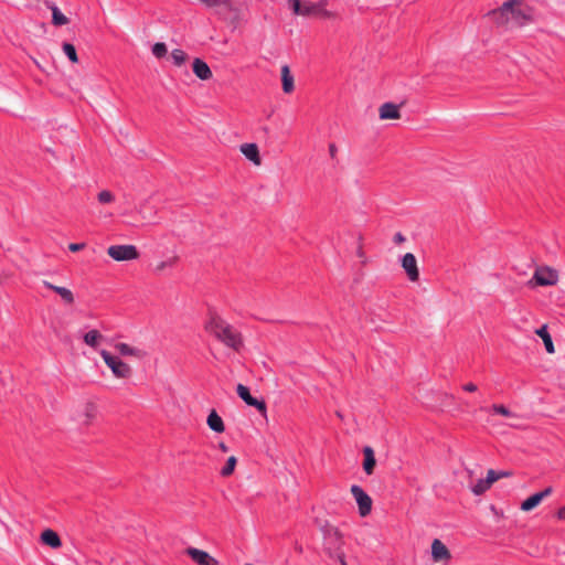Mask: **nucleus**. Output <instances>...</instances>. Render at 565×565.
<instances>
[{
  "instance_id": "18",
  "label": "nucleus",
  "mask_w": 565,
  "mask_h": 565,
  "mask_svg": "<svg viewBox=\"0 0 565 565\" xmlns=\"http://www.w3.org/2000/svg\"><path fill=\"white\" fill-rule=\"evenodd\" d=\"M364 461L363 469L366 475H372L376 465L374 450L370 446L363 448Z\"/></svg>"
},
{
  "instance_id": "37",
  "label": "nucleus",
  "mask_w": 565,
  "mask_h": 565,
  "mask_svg": "<svg viewBox=\"0 0 565 565\" xmlns=\"http://www.w3.org/2000/svg\"><path fill=\"white\" fill-rule=\"evenodd\" d=\"M84 247H85V244H84V243H71V244L68 245V249H70L71 252H74V253H75V252H79V250H82Z\"/></svg>"
},
{
  "instance_id": "4",
  "label": "nucleus",
  "mask_w": 565,
  "mask_h": 565,
  "mask_svg": "<svg viewBox=\"0 0 565 565\" xmlns=\"http://www.w3.org/2000/svg\"><path fill=\"white\" fill-rule=\"evenodd\" d=\"M100 356L103 358L106 365L111 370L113 374L118 379H129L132 374L131 367L119 358L114 356L110 352L106 350L100 351Z\"/></svg>"
},
{
  "instance_id": "28",
  "label": "nucleus",
  "mask_w": 565,
  "mask_h": 565,
  "mask_svg": "<svg viewBox=\"0 0 565 565\" xmlns=\"http://www.w3.org/2000/svg\"><path fill=\"white\" fill-rule=\"evenodd\" d=\"M237 463V459L235 456H231L227 458L225 466L221 470L222 477H228L233 473Z\"/></svg>"
},
{
  "instance_id": "3",
  "label": "nucleus",
  "mask_w": 565,
  "mask_h": 565,
  "mask_svg": "<svg viewBox=\"0 0 565 565\" xmlns=\"http://www.w3.org/2000/svg\"><path fill=\"white\" fill-rule=\"evenodd\" d=\"M289 3L292 8L294 13L298 15H315L322 19H333L335 17L333 12L326 9V0H321L319 2H301L300 0H289Z\"/></svg>"
},
{
  "instance_id": "15",
  "label": "nucleus",
  "mask_w": 565,
  "mask_h": 565,
  "mask_svg": "<svg viewBox=\"0 0 565 565\" xmlns=\"http://www.w3.org/2000/svg\"><path fill=\"white\" fill-rule=\"evenodd\" d=\"M401 117L399 108L396 104L385 103L380 107V118L386 119H398Z\"/></svg>"
},
{
  "instance_id": "14",
  "label": "nucleus",
  "mask_w": 565,
  "mask_h": 565,
  "mask_svg": "<svg viewBox=\"0 0 565 565\" xmlns=\"http://www.w3.org/2000/svg\"><path fill=\"white\" fill-rule=\"evenodd\" d=\"M193 73L202 81H207L212 77L210 66L201 58H195L192 64Z\"/></svg>"
},
{
  "instance_id": "1",
  "label": "nucleus",
  "mask_w": 565,
  "mask_h": 565,
  "mask_svg": "<svg viewBox=\"0 0 565 565\" xmlns=\"http://www.w3.org/2000/svg\"><path fill=\"white\" fill-rule=\"evenodd\" d=\"M205 330L234 351H239L243 348L241 332L216 313L210 315V319L205 323Z\"/></svg>"
},
{
  "instance_id": "35",
  "label": "nucleus",
  "mask_w": 565,
  "mask_h": 565,
  "mask_svg": "<svg viewBox=\"0 0 565 565\" xmlns=\"http://www.w3.org/2000/svg\"><path fill=\"white\" fill-rule=\"evenodd\" d=\"M492 409H493L494 413H497L499 415H502V416H505V417L511 416L510 409L507 408L504 405L494 404L492 406Z\"/></svg>"
},
{
  "instance_id": "20",
  "label": "nucleus",
  "mask_w": 565,
  "mask_h": 565,
  "mask_svg": "<svg viewBox=\"0 0 565 565\" xmlns=\"http://www.w3.org/2000/svg\"><path fill=\"white\" fill-rule=\"evenodd\" d=\"M241 151L248 160H250L255 164H260V156L257 145L244 143L241 146Z\"/></svg>"
},
{
  "instance_id": "13",
  "label": "nucleus",
  "mask_w": 565,
  "mask_h": 565,
  "mask_svg": "<svg viewBox=\"0 0 565 565\" xmlns=\"http://www.w3.org/2000/svg\"><path fill=\"white\" fill-rule=\"evenodd\" d=\"M431 557L435 562L449 561L451 554L440 540L435 539L431 543Z\"/></svg>"
},
{
  "instance_id": "46",
  "label": "nucleus",
  "mask_w": 565,
  "mask_h": 565,
  "mask_svg": "<svg viewBox=\"0 0 565 565\" xmlns=\"http://www.w3.org/2000/svg\"><path fill=\"white\" fill-rule=\"evenodd\" d=\"M358 255H359L360 257H362V256L364 255V254H363V250H362V248H361V247H360V248H359V250H358Z\"/></svg>"
},
{
  "instance_id": "16",
  "label": "nucleus",
  "mask_w": 565,
  "mask_h": 565,
  "mask_svg": "<svg viewBox=\"0 0 565 565\" xmlns=\"http://www.w3.org/2000/svg\"><path fill=\"white\" fill-rule=\"evenodd\" d=\"M43 285L47 289L55 291L65 303L72 305L74 302V295L68 288L55 286L46 280L43 281Z\"/></svg>"
},
{
  "instance_id": "34",
  "label": "nucleus",
  "mask_w": 565,
  "mask_h": 565,
  "mask_svg": "<svg viewBox=\"0 0 565 565\" xmlns=\"http://www.w3.org/2000/svg\"><path fill=\"white\" fill-rule=\"evenodd\" d=\"M178 260V257L174 256V257H171L170 259L168 260H163L161 263H159L156 268H154V271L156 273H161L167 267H172Z\"/></svg>"
},
{
  "instance_id": "6",
  "label": "nucleus",
  "mask_w": 565,
  "mask_h": 565,
  "mask_svg": "<svg viewBox=\"0 0 565 565\" xmlns=\"http://www.w3.org/2000/svg\"><path fill=\"white\" fill-rule=\"evenodd\" d=\"M519 3V0H508L501 7L490 10L487 13V17H489L498 26H504L510 21L509 11H511V4Z\"/></svg>"
},
{
  "instance_id": "43",
  "label": "nucleus",
  "mask_w": 565,
  "mask_h": 565,
  "mask_svg": "<svg viewBox=\"0 0 565 565\" xmlns=\"http://www.w3.org/2000/svg\"><path fill=\"white\" fill-rule=\"evenodd\" d=\"M557 518L561 520H565V507H562L557 511Z\"/></svg>"
},
{
  "instance_id": "44",
  "label": "nucleus",
  "mask_w": 565,
  "mask_h": 565,
  "mask_svg": "<svg viewBox=\"0 0 565 565\" xmlns=\"http://www.w3.org/2000/svg\"><path fill=\"white\" fill-rule=\"evenodd\" d=\"M218 447H220V449L223 452H227L228 451V447L224 443H220Z\"/></svg>"
},
{
  "instance_id": "45",
  "label": "nucleus",
  "mask_w": 565,
  "mask_h": 565,
  "mask_svg": "<svg viewBox=\"0 0 565 565\" xmlns=\"http://www.w3.org/2000/svg\"><path fill=\"white\" fill-rule=\"evenodd\" d=\"M498 473L500 475V478L509 477L512 475L510 471H498Z\"/></svg>"
},
{
  "instance_id": "12",
  "label": "nucleus",
  "mask_w": 565,
  "mask_h": 565,
  "mask_svg": "<svg viewBox=\"0 0 565 565\" xmlns=\"http://www.w3.org/2000/svg\"><path fill=\"white\" fill-rule=\"evenodd\" d=\"M553 489L551 487L545 488L543 491L536 492L530 495L521 503L522 511H531L536 508L544 498L548 497L552 493Z\"/></svg>"
},
{
  "instance_id": "38",
  "label": "nucleus",
  "mask_w": 565,
  "mask_h": 565,
  "mask_svg": "<svg viewBox=\"0 0 565 565\" xmlns=\"http://www.w3.org/2000/svg\"><path fill=\"white\" fill-rule=\"evenodd\" d=\"M207 8L216 9L217 4H220V0H199Z\"/></svg>"
},
{
  "instance_id": "40",
  "label": "nucleus",
  "mask_w": 565,
  "mask_h": 565,
  "mask_svg": "<svg viewBox=\"0 0 565 565\" xmlns=\"http://www.w3.org/2000/svg\"><path fill=\"white\" fill-rule=\"evenodd\" d=\"M462 390L469 393H473L478 390L477 385L473 383H467L462 386Z\"/></svg>"
},
{
  "instance_id": "5",
  "label": "nucleus",
  "mask_w": 565,
  "mask_h": 565,
  "mask_svg": "<svg viewBox=\"0 0 565 565\" xmlns=\"http://www.w3.org/2000/svg\"><path fill=\"white\" fill-rule=\"evenodd\" d=\"M107 254L116 262L135 260L139 257V252L135 245H111L107 248Z\"/></svg>"
},
{
  "instance_id": "25",
  "label": "nucleus",
  "mask_w": 565,
  "mask_h": 565,
  "mask_svg": "<svg viewBox=\"0 0 565 565\" xmlns=\"http://www.w3.org/2000/svg\"><path fill=\"white\" fill-rule=\"evenodd\" d=\"M52 10V23L56 26L65 25L68 23V19L61 12V10L55 6H50Z\"/></svg>"
},
{
  "instance_id": "9",
  "label": "nucleus",
  "mask_w": 565,
  "mask_h": 565,
  "mask_svg": "<svg viewBox=\"0 0 565 565\" xmlns=\"http://www.w3.org/2000/svg\"><path fill=\"white\" fill-rule=\"evenodd\" d=\"M237 395L248 405L255 407L260 414L266 415L267 406L262 399H257L250 395L249 388L243 384L236 387Z\"/></svg>"
},
{
  "instance_id": "26",
  "label": "nucleus",
  "mask_w": 565,
  "mask_h": 565,
  "mask_svg": "<svg viewBox=\"0 0 565 565\" xmlns=\"http://www.w3.org/2000/svg\"><path fill=\"white\" fill-rule=\"evenodd\" d=\"M232 11H234V7L230 0H220V4L215 9V13L224 19H227Z\"/></svg>"
},
{
  "instance_id": "8",
  "label": "nucleus",
  "mask_w": 565,
  "mask_h": 565,
  "mask_svg": "<svg viewBox=\"0 0 565 565\" xmlns=\"http://www.w3.org/2000/svg\"><path fill=\"white\" fill-rule=\"evenodd\" d=\"M532 279L537 286H553L557 282L558 275L555 269L545 266L536 268Z\"/></svg>"
},
{
  "instance_id": "48",
  "label": "nucleus",
  "mask_w": 565,
  "mask_h": 565,
  "mask_svg": "<svg viewBox=\"0 0 565 565\" xmlns=\"http://www.w3.org/2000/svg\"><path fill=\"white\" fill-rule=\"evenodd\" d=\"M246 565H253V564H246Z\"/></svg>"
},
{
  "instance_id": "47",
  "label": "nucleus",
  "mask_w": 565,
  "mask_h": 565,
  "mask_svg": "<svg viewBox=\"0 0 565 565\" xmlns=\"http://www.w3.org/2000/svg\"><path fill=\"white\" fill-rule=\"evenodd\" d=\"M338 417L342 418L341 413L337 412Z\"/></svg>"
},
{
  "instance_id": "17",
  "label": "nucleus",
  "mask_w": 565,
  "mask_h": 565,
  "mask_svg": "<svg viewBox=\"0 0 565 565\" xmlns=\"http://www.w3.org/2000/svg\"><path fill=\"white\" fill-rule=\"evenodd\" d=\"M115 349L119 354L125 355V356L131 355V356H136L138 359H143L146 356V352L143 350L134 348L124 342L116 343Z\"/></svg>"
},
{
  "instance_id": "11",
  "label": "nucleus",
  "mask_w": 565,
  "mask_h": 565,
  "mask_svg": "<svg viewBox=\"0 0 565 565\" xmlns=\"http://www.w3.org/2000/svg\"><path fill=\"white\" fill-rule=\"evenodd\" d=\"M402 267L404 268L407 277L411 281H417L419 279V270L417 267V260L414 254L406 253L402 258Z\"/></svg>"
},
{
  "instance_id": "39",
  "label": "nucleus",
  "mask_w": 565,
  "mask_h": 565,
  "mask_svg": "<svg viewBox=\"0 0 565 565\" xmlns=\"http://www.w3.org/2000/svg\"><path fill=\"white\" fill-rule=\"evenodd\" d=\"M405 239H406V238H405V236H404L401 232H397V233L394 235V237H393L394 243H395V244H397V245H399V244L404 243V242H405Z\"/></svg>"
},
{
  "instance_id": "29",
  "label": "nucleus",
  "mask_w": 565,
  "mask_h": 565,
  "mask_svg": "<svg viewBox=\"0 0 565 565\" xmlns=\"http://www.w3.org/2000/svg\"><path fill=\"white\" fill-rule=\"evenodd\" d=\"M63 52L64 54L68 57V60L72 62V63H77L78 62V56H77V53H76V49L73 44L71 43H63Z\"/></svg>"
},
{
  "instance_id": "2",
  "label": "nucleus",
  "mask_w": 565,
  "mask_h": 565,
  "mask_svg": "<svg viewBox=\"0 0 565 565\" xmlns=\"http://www.w3.org/2000/svg\"><path fill=\"white\" fill-rule=\"evenodd\" d=\"M323 535L324 551L331 558L338 559L341 565H348L343 552V536L338 527L326 522L320 527Z\"/></svg>"
},
{
  "instance_id": "33",
  "label": "nucleus",
  "mask_w": 565,
  "mask_h": 565,
  "mask_svg": "<svg viewBox=\"0 0 565 565\" xmlns=\"http://www.w3.org/2000/svg\"><path fill=\"white\" fill-rule=\"evenodd\" d=\"M98 202L102 204L111 203L115 200L114 194L108 190H103L97 195Z\"/></svg>"
},
{
  "instance_id": "27",
  "label": "nucleus",
  "mask_w": 565,
  "mask_h": 565,
  "mask_svg": "<svg viewBox=\"0 0 565 565\" xmlns=\"http://www.w3.org/2000/svg\"><path fill=\"white\" fill-rule=\"evenodd\" d=\"M103 338V335L99 333V331L97 330H90L88 331L87 333H85L84 335V342L96 349L98 343H99V340Z\"/></svg>"
},
{
  "instance_id": "22",
  "label": "nucleus",
  "mask_w": 565,
  "mask_h": 565,
  "mask_svg": "<svg viewBox=\"0 0 565 565\" xmlns=\"http://www.w3.org/2000/svg\"><path fill=\"white\" fill-rule=\"evenodd\" d=\"M281 83H282V90L286 94H290L295 89L294 76L291 75L290 68L288 65H284L281 67Z\"/></svg>"
},
{
  "instance_id": "7",
  "label": "nucleus",
  "mask_w": 565,
  "mask_h": 565,
  "mask_svg": "<svg viewBox=\"0 0 565 565\" xmlns=\"http://www.w3.org/2000/svg\"><path fill=\"white\" fill-rule=\"evenodd\" d=\"M351 493L358 503L360 515L363 518L369 515L372 510L371 497L358 484L351 487Z\"/></svg>"
},
{
  "instance_id": "21",
  "label": "nucleus",
  "mask_w": 565,
  "mask_h": 565,
  "mask_svg": "<svg viewBox=\"0 0 565 565\" xmlns=\"http://www.w3.org/2000/svg\"><path fill=\"white\" fill-rule=\"evenodd\" d=\"M515 6L511 4L510 20H513L518 25H523L531 20V15Z\"/></svg>"
},
{
  "instance_id": "31",
  "label": "nucleus",
  "mask_w": 565,
  "mask_h": 565,
  "mask_svg": "<svg viewBox=\"0 0 565 565\" xmlns=\"http://www.w3.org/2000/svg\"><path fill=\"white\" fill-rule=\"evenodd\" d=\"M490 488V486L488 484L487 480L486 479H479L477 481L476 484H473L471 487V491L473 494L476 495H481L483 494L488 489Z\"/></svg>"
},
{
  "instance_id": "30",
  "label": "nucleus",
  "mask_w": 565,
  "mask_h": 565,
  "mask_svg": "<svg viewBox=\"0 0 565 565\" xmlns=\"http://www.w3.org/2000/svg\"><path fill=\"white\" fill-rule=\"evenodd\" d=\"M171 57L177 66H181L188 58L186 53L181 49H174L171 52Z\"/></svg>"
},
{
  "instance_id": "41",
  "label": "nucleus",
  "mask_w": 565,
  "mask_h": 565,
  "mask_svg": "<svg viewBox=\"0 0 565 565\" xmlns=\"http://www.w3.org/2000/svg\"><path fill=\"white\" fill-rule=\"evenodd\" d=\"M95 405L94 404H87L86 405V416L88 418H92L94 416V413H95Z\"/></svg>"
},
{
  "instance_id": "32",
  "label": "nucleus",
  "mask_w": 565,
  "mask_h": 565,
  "mask_svg": "<svg viewBox=\"0 0 565 565\" xmlns=\"http://www.w3.org/2000/svg\"><path fill=\"white\" fill-rule=\"evenodd\" d=\"M167 52V45L162 42H158L152 46V54L158 58L166 56Z\"/></svg>"
},
{
  "instance_id": "23",
  "label": "nucleus",
  "mask_w": 565,
  "mask_h": 565,
  "mask_svg": "<svg viewBox=\"0 0 565 565\" xmlns=\"http://www.w3.org/2000/svg\"><path fill=\"white\" fill-rule=\"evenodd\" d=\"M206 423L210 429L215 433H223L225 430L223 419L214 409L209 414Z\"/></svg>"
},
{
  "instance_id": "19",
  "label": "nucleus",
  "mask_w": 565,
  "mask_h": 565,
  "mask_svg": "<svg viewBox=\"0 0 565 565\" xmlns=\"http://www.w3.org/2000/svg\"><path fill=\"white\" fill-rule=\"evenodd\" d=\"M41 541L43 544H45L52 548H57L62 545L58 534L51 529H47L42 532Z\"/></svg>"
},
{
  "instance_id": "24",
  "label": "nucleus",
  "mask_w": 565,
  "mask_h": 565,
  "mask_svg": "<svg viewBox=\"0 0 565 565\" xmlns=\"http://www.w3.org/2000/svg\"><path fill=\"white\" fill-rule=\"evenodd\" d=\"M535 333L543 340L545 350L548 353H551V354L554 353L555 352V348H554V344H553L552 337H551V334L547 331V326L546 324L542 326L541 328H539L535 331Z\"/></svg>"
},
{
  "instance_id": "36",
  "label": "nucleus",
  "mask_w": 565,
  "mask_h": 565,
  "mask_svg": "<svg viewBox=\"0 0 565 565\" xmlns=\"http://www.w3.org/2000/svg\"><path fill=\"white\" fill-rule=\"evenodd\" d=\"M499 479H500V475L498 473V471H495V470H493V469H489V470H488V473H487V478H486V480H487V482H488V484H489L490 487H491V484H492L493 482H495V481H497V480H499Z\"/></svg>"
},
{
  "instance_id": "10",
  "label": "nucleus",
  "mask_w": 565,
  "mask_h": 565,
  "mask_svg": "<svg viewBox=\"0 0 565 565\" xmlns=\"http://www.w3.org/2000/svg\"><path fill=\"white\" fill-rule=\"evenodd\" d=\"M188 556L199 565H218L216 558L210 555L207 552L199 550L196 547H188L185 550Z\"/></svg>"
},
{
  "instance_id": "42",
  "label": "nucleus",
  "mask_w": 565,
  "mask_h": 565,
  "mask_svg": "<svg viewBox=\"0 0 565 565\" xmlns=\"http://www.w3.org/2000/svg\"><path fill=\"white\" fill-rule=\"evenodd\" d=\"M337 151H338L337 146L334 143H330L329 145V153H330L331 158H335Z\"/></svg>"
}]
</instances>
